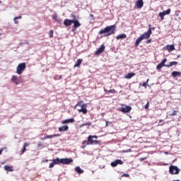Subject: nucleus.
I'll use <instances>...</instances> for the list:
<instances>
[{
  "label": "nucleus",
  "instance_id": "1",
  "mask_svg": "<svg viewBox=\"0 0 181 181\" xmlns=\"http://www.w3.org/2000/svg\"><path fill=\"white\" fill-rule=\"evenodd\" d=\"M115 33V25H109L102 29L99 32V35H104L105 37L114 35Z\"/></svg>",
  "mask_w": 181,
  "mask_h": 181
},
{
  "label": "nucleus",
  "instance_id": "2",
  "mask_svg": "<svg viewBox=\"0 0 181 181\" xmlns=\"http://www.w3.org/2000/svg\"><path fill=\"white\" fill-rule=\"evenodd\" d=\"M97 136H89L88 141H85L82 143L83 148H86L87 145H97V144H98V141L94 140V139H97Z\"/></svg>",
  "mask_w": 181,
  "mask_h": 181
},
{
  "label": "nucleus",
  "instance_id": "3",
  "mask_svg": "<svg viewBox=\"0 0 181 181\" xmlns=\"http://www.w3.org/2000/svg\"><path fill=\"white\" fill-rule=\"evenodd\" d=\"M74 108L79 112L87 114V105L83 103V101L78 102V104L75 105Z\"/></svg>",
  "mask_w": 181,
  "mask_h": 181
},
{
  "label": "nucleus",
  "instance_id": "4",
  "mask_svg": "<svg viewBox=\"0 0 181 181\" xmlns=\"http://www.w3.org/2000/svg\"><path fill=\"white\" fill-rule=\"evenodd\" d=\"M180 170L176 165H170L169 167V173L170 175H179Z\"/></svg>",
  "mask_w": 181,
  "mask_h": 181
},
{
  "label": "nucleus",
  "instance_id": "5",
  "mask_svg": "<svg viewBox=\"0 0 181 181\" xmlns=\"http://www.w3.org/2000/svg\"><path fill=\"white\" fill-rule=\"evenodd\" d=\"M131 110H132V107L131 106L122 105L119 111H121V112L126 114L127 112H131Z\"/></svg>",
  "mask_w": 181,
  "mask_h": 181
},
{
  "label": "nucleus",
  "instance_id": "6",
  "mask_svg": "<svg viewBox=\"0 0 181 181\" xmlns=\"http://www.w3.org/2000/svg\"><path fill=\"white\" fill-rule=\"evenodd\" d=\"M151 35H152V29L149 27L148 30L140 36L144 40V39H149V37H151Z\"/></svg>",
  "mask_w": 181,
  "mask_h": 181
},
{
  "label": "nucleus",
  "instance_id": "7",
  "mask_svg": "<svg viewBox=\"0 0 181 181\" xmlns=\"http://www.w3.org/2000/svg\"><path fill=\"white\" fill-rule=\"evenodd\" d=\"M11 81H12V83H14V84H19L20 83H22V79H21V78H18V76L13 75L11 77Z\"/></svg>",
  "mask_w": 181,
  "mask_h": 181
},
{
  "label": "nucleus",
  "instance_id": "8",
  "mask_svg": "<svg viewBox=\"0 0 181 181\" xmlns=\"http://www.w3.org/2000/svg\"><path fill=\"white\" fill-rule=\"evenodd\" d=\"M168 62V59H164L160 64H158L156 66L157 70H160L162 67H168V65L165 64Z\"/></svg>",
  "mask_w": 181,
  "mask_h": 181
},
{
  "label": "nucleus",
  "instance_id": "9",
  "mask_svg": "<svg viewBox=\"0 0 181 181\" xmlns=\"http://www.w3.org/2000/svg\"><path fill=\"white\" fill-rule=\"evenodd\" d=\"M73 163V158H61V163L63 165H70Z\"/></svg>",
  "mask_w": 181,
  "mask_h": 181
},
{
  "label": "nucleus",
  "instance_id": "10",
  "mask_svg": "<svg viewBox=\"0 0 181 181\" xmlns=\"http://www.w3.org/2000/svg\"><path fill=\"white\" fill-rule=\"evenodd\" d=\"M124 162L121 160H116L111 163V166L112 168H116V166H118V165H122Z\"/></svg>",
  "mask_w": 181,
  "mask_h": 181
},
{
  "label": "nucleus",
  "instance_id": "11",
  "mask_svg": "<svg viewBox=\"0 0 181 181\" xmlns=\"http://www.w3.org/2000/svg\"><path fill=\"white\" fill-rule=\"evenodd\" d=\"M23 72V63L19 64L17 66L16 73L17 74H22Z\"/></svg>",
  "mask_w": 181,
  "mask_h": 181
},
{
  "label": "nucleus",
  "instance_id": "12",
  "mask_svg": "<svg viewBox=\"0 0 181 181\" xmlns=\"http://www.w3.org/2000/svg\"><path fill=\"white\" fill-rule=\"evenodd\" d=\"M135 6L137 8V9L142 8V6H144V0H138L135 3Z\"/></svg>",
  "mask_w": 181,
  "mask_h": 181
},
{
  "label": "nucleus",
  "instance_id": "13",
  "mask_svg": "<svg viewBox=\"0 0 181 181\" xmlns=\"http://www.w3.org/2000/svg\"><path fill=\"white\" fill-rule=\"evenodd\" d=\"M164 50H168V52H173L175 50V45H168L167 46L164 47Z\"/></svg>",
  "mask_w": 181,
  "mask_h": 181
},
{
  "label": "nucleus",
  "instance_id": "14",
  "mask_svg": "<svg viewBox=\"0 0 181 181\" xmlns=\"http://www.w3.org/2000/svg\"><path fill=\"white\" fill-rule=\"evenodd\" d=\"M105 49V46L101 45V46L98 49V50L95 52V54H96L97 56H98V54H101V53H103Z\"/></svg>",
  "mask_w": 181,
  "mask_h": 181
},
{
  "label": "nucleus",
  "instance_id": "15",
  "mask_svg": "<svg viewBox=\"0 0 181 181\" xmlns=\"http://www.w3.org/2000/svg\"><path fill=\"white\" fill-rule=\"evenodd\" d=\"M74 22V20H69L68 18L65 19L64 21V25L65 26H70L71 25V23Z\"/></svg>",
  "mask_w": 181,
  "mask_h": 181
},
{
  "label": "nucleus",
  "instance_id": "16",
  "mask_svg": "<svg viewBox=\"0 0 181 181\" xmlns=\"http://www.w3.org/2000/svg\"><path fill=\"white\" fill-rule=\"evenodd\" d=\"M74 118L66 119L62 121V124H73Z\"/></svg>",
  "mask_w": 181,
  "mask_h": 181
},
{
  "label": "nucleus",
  "instance_id": "17",
  "mask_svg": "<svg viewBox=\"0 0 181 181\" xmlns=\"http://www.w3.org/2000/svg\"><path fill=\"white\" fill-rule=\"evenodd\" d=\"M74 29H77V28H80V26H81V24L80 23V22L77 20H74Z\"/></svg>",
  "mask_w": 181,
  "mask_h": 181
},
{
  "label": "nucleus",
  "instance_id": "18",
  "mask_svg": "<svg viewBox=\"0 0 181 181\" xmlns=\"http://www.w3.org/2000/svg\"><path fill=\"white\" fill-rule=\"evenodd\" d=\"M57 136H60L59 134H52V135H46L43 139H51L52 138H56Z\"/></svg>",
  "mask_w": 181,
  "mask_h": 181
},
{
  "label": "nucleus",
  "instance_id": "19",
  "mask_svg": "<svg viewBox=\"0 0 181 181\" xmlns=\"http://www.w3.org/2000/svg\"><path fill=\"white\" fill-rule=\"evenodd\" d=\"M59 132H64V131H69V126L65 125L61 127H59Z\"/></svg>",
  "mask_w": 181,
  "mask_h": 181
},
{
  "label": "nucleus",
  "instance_id": "20",
  "mask_svg": "<svg viewBox=\"0 0 181 181\" xmlns=\"http://www.w3.org/2000/svg\"><path fill=\"white\" fill-rule=\"evenodd\" d=\"M4 170L7 172H13V166L4 165Z\"/></svg>",
  "mask_w": 181,
  "mask_h": 181
},
{
  "label": "nucleus",
  "instance_id": "21",
  "mask_svg": "<svg viewBox=\"0 0 181 181\" xmlns=\"http://www.w3.org/2000/svg\"><path fill=\"white\" fill-rule=\"evenodd\" d=\"M117 40H119L121 39H127L126 34H120L116 37Z\"/></svg>",
  "mask_w": 181,
  "mask_h": 181
},
{
  "label": "nucleus",
  "instance_id": "22",
  "mask_svg": "<svg viewBox=\"0 0 181 181\" xmlns=\"http://www.w3.org/2000/svg\"><path fill=\"white\" fill-rule=\"evenodd\" d=\"M143 38L140 36L135 42V46L136 47H137V46H139V44L143 41Z\"/></svg>",
  "mask_w": 181,
  "mask_h": 181
},
{
  "label": "nucleus",
  "instance_id": "23",
  "mask_svg": "<svg viewBox=\"0 0 181 181\" xmlns=\"http://www.w3.org/2000/svg\"><path fill=\"white\" fill-rule=\"evenodd\" d=\"M172 76H173V77H179V76H180V72L176 71H173Z\"/></svg>",
  "mask_w": 181,
  "mask_h": 181
},
{
  "label": "nucleus",
  "instance_id": "24",
  "mask_svg": "<svg viewBox=\"0 0 181 181\" xmlns=\"http://www.w3.org/2000/svg\"><path fill=\"white\" fill-rule=\"evenodd\" d=\"M134 76H135V73H129L127 74V76H125V78H127V79L132 78Z\"/></svg>",
  "mask_w": 181,
  "mask_h": 181
},
{
  "label": "nucleus",
  "instance_id": "25",
  "mask_svg": "<svg viewBox=\"0 0 181 181\" xmlns=\"http://www.w3.org/2000/svg\"><path fill=\"white\" fill-rule=\"evenodd\" d=\"M54 163H55V165H59L60 163H62V158H56L53 160Z\"/></svg>",
  "mask_w": 181,
  "mask_h": 181
},
{
  "label": "nucleus",
  "instance_id": "26",
  "mask_svg": "<svg viewBox=\"0 0 181 181\" xmlns=\"http://www.w3.org/2000/svg\"><path fill=\"white\" fill-rule=\"evenodd\" d=\"M75 170H76V172L77 173H79V174H81V173H84V170H83V169H81L80 167H76V168H75Z\"/></svg>",
  "mask_w": 181,
  "mask_h": 181
},
{
  "label": "nucleus",
  "instance_id": "27",
  "mask_svg": "<svg viewBox=\"0 0 181 181\" xmlns=\"http://www.w3.org/2000/svg\"><path fill=\"white\" fill-rule=\"evenodd\" d=\"M80 64H81V59H78L75 63L74 67H80Z\"/></svg>",
  "mask_w": 181,
  "mask_h": 181
},
{
  "label": "nucleus",
  "instance_id": "28",
  "mask_svg": "<svg viewBox=\"0 0 181 181\" xmlns=\"http://www.w3.org/2000/svg\"><path fill=\"white\" fill-rule=\"evenodd\" d=\"M175 64H177V62H171L170 64L167 65V67H172V66H175Z\"/></svg>",
  "mask_w": 181,
  "mask_h": 181
},
{
  "label": "nucleus",
  "instance_id": "29",
  "mask_svg": "<svg viewBox=\"0 0 181 181\" xmlns=\"http://www.w3.org/2000/svg\"><path fill=\"white\" fill-rule=\"evenodd\" d=\"M18 19H22V16L15 17L14 18V23L18 24L19 22H18Z\"/></svg>",
  "mask_w": 181,
  "mask_h": 181
},
{
  "label": "nucleus",
  "instance_id": "30",
  "mask_svg": "<svg viewBox=\"0 0 181 181\" xmlns=\"http://www.w3.org/2000/svg\"><path fill=\"white\" fill-rule=\"evenodd\" d=\"M159 16H160V19H161V21H163V19H165V14L163 13V12H160V13H159Z\"/></svg>",
  "mask_w": 181,
  "mask_h": 181
},
{
  "label": "nucleus",
  "instance_id": "31",
  "mask_svg": "<svg viewBox=\"0 0 181 181\" xmlns=\"http://www.w3.org/2000/svg\"><path fill=\"white\" fill-rule=\"evenodd\" d=\"M87 125L88 127L91 126V122H88V123H86V124H81L80 127L83 128V127H86Z\"/></svg>",
  "mask_w": 181,
  "mask_h": 181
},
{
  "label": "nucleus",
  "instance_id": "32",
  "mask_svg": "<svg viewBox=\"0 0 181 181\" xmlns=\"http://www.w3.org/2000/svg\"><path fill=\"white\" fill-rule=\"evenodd\" d=\"M163 13L165 14V16L170 15V8H168L167 11H165Z\"/></svg>",
  "mask_w": 181,
  "mask_h": 181
},
{
  "label": "nucleus",
  "instance_id": "33",
  "mask_svg": "<svg viewBox=\"0 0 181 181\" xmlns=\"http://www.w3.org/2000/svg\"><path fill=\"white\" fill-rule=\"evenodd\" d=\"M176 114H177V111L174 110L173 112L170 113L169 115H170V117H175V115H176Z\"/></svg>",
  "mask_w": 181,
  "mask_h": 181
},
{
  "label": "nucleus",
  "instance_id": "34",
  "mask_svg": "<svg viewBox=\"0 0 181 181\" xmlns=\"http://www.w3.org/2000/svg\"><path fill=\"white\" fill-rule=\"evenodd\" d=\"M26 146H29V144L24 143V145H23V152H25L26 151Z\"/></svg>",
  "mask_w": 181,
  "mask_h": 181
},
{
  "label": "nucleus",
  "instance_id": "35",
  "mask_svg": "<svg viewBox=\"0 0 181 181\" xmlns=\"http://www.w3.org/2000/svg\"><path fill=\"white\" fill-rule=\"evenodd\" d=\"M54 32L53 31V30H49V37H53V33H54Z\"/></svg>",
  "mask_w": 181,
  "mask_h": 181
},
{
  "label": "nucleus",
  "instance_id": "36",
  "mask_svg": "<svg viewBox=\"0 0 181 181\" xmlns=\"http://www.w3.org/2000/svg\"><path fill=\"white\" fill-rule=\"evenodd\" d=\"M149 82V79H147V81L146 82L143 83V87L146 88V86H148V83Z\"/></svg>",
  "mask_w": 181,
  "mask_h": 181
},
{
  "label": "nucleus",
  "instance_id": "37",
  "mask_svg": "<svg viewBox=\"0 0 181 181\" xmlns=\"http://www.w3.org/2000/svg\"><path fill=\"white\" fill-rule=\"evenodd\" d=\"M52 19H54V21H57L59 19V18L57 17V14H54L52 16Z\"/></svg>",
  "mask_w": 181,
  "mask_h": 181
},
{
  "label": "nucleus",
  "instance_id": "38",
  "mask_svg": "<svg viewBox=\"0 0 181 181\" xmlns=\"http://www.w3.org/2000/svg\"><path fill=\"white\" fill-rule=\"evenodd\" d=\"M54 165H56L55 164V163H54V160H52V163H50V164H49V168H53L54 166Z\"/></svg>",
  "mask_w": 181,
  "mask_h": 181
},
{
  "label": "nucleus",
  "instance_id": "39",
  "mask_svg": "<svg viewBox=\"0 0 181 181\" xmlns=\"http://www.w3.org/2000/svg\"><path fill=\"white\" fill-rule=\"evenodd\" d=\"M129 152H131V149H127V150H124V151H123V153H129Z\"/></svg>",
  "mask_w": 181,
  "mask_h": 181
},
{
  "label": "nucleus",
  "instance_id": "40",
  "mask_svg": "<svg viewBox=\"0 0 181 181\" xmlns=\"http://www.w3.org/2000/svg\"><path fill=\"white\" fill-rule=\"evenodd\" d=\"M148 108H149V102H148V103H146V105H145V109H146V110H148Z\"/></svg>",
  "mask_w": 181,
  "mask_h": 181
},
{
  "label": "nucleus",
  "instance_id": "41",
  "mask_svg": "<svg viewBox=\"0 0 181 181\" xmlns=\"http://www.w3.org/2000/svg\"><path fill=\"white\" fill-rule=\"evenodd\" d=\"M122 176L123 177H129V174H123Z\"/></svg>",
  "mask_w": 181,
  "mask_h": 181
},
{
  "label": "nucleus",
  "instance_id": "42",
  "mask_svg": "<svg viewBox=\"0 0 181 181\" xmlns=\"http://www.w3.org/2000/svg\"><path fill=\"white\" fill-rule=\"evenodd\" d=\"M56 22H57L58 23H62V21L61 18H58L57 19Z\"/></svg>",
  "mask_w": 181,
  "mask_h": 181
},
{
  "label": "nucleus",
  "instance_id": "43",
  "mask_svg": "<svg viewBox=\"0 0 181 181\" xmlns=\"http://www.w3.org/2000/svg\"><path fill=\"white\" fill-rule=\"evenodd\" d=\"M108 93H112V94H114L116 93V91H115V90H108Z\"/></svg>",
  "mask_w": 181,
  "mask_h": 181
},
{
  "label": "nucleus",
  "instance_id": "44",
  "mask_svg": "<svg viewBox=\"0 0 181 181\" xmlns=\"http://www.w3.org/2000/svg\"><path fill=\"white\" fill-rule=\"evenodd\" d=\"M2 152H4V148L0 149V155H2Z\"/></svg>",
  "mask_w": 181,
  "mask_h": 181
},
{
  "label": "nucleus",
  "instance_id": "45",
  "mask_svg": "<svg viewBox=\"0 0 181 181\" xmlns=\"http://www.w3.org/2000/svg\"><path fill=\"white\" fill-rule=\"evenodd\" d=\"M152 41V40H148L147 41H146V43L148 44V43H151V42Z\"/></svg>",
  "mask_w": 181,
  "mask_h": 181
},
{
  "label": "nucleus",
  "instance_id": "46",
  "mask_svg": "<svg viewBox=\"0 0 181 181\" xmlns=\"http://www.w3.org/2000/svg\"><path fill=\"white\" fill-rule=\"evenodd\" d=\"M25 69H26V64L23 63V70H25Z\"/></svg>",
  "mask_w": 181,
  "mask_h": 181
},
{
  "label": "nucleus",
  "instance_id": "47",
  "mask_svg": "<svg viewBox=\"0 0 181 181\" xmlns=\"http://www.w3.org/2000/svg\"><path fill=\"white\" fill-rule=\"evenodd\" d=\"M161 122H163V119H160L159 120V124H160Z\"/></svg>",
  "mask_w": 181,
  "mask_h": 181
},
{
  "label": "nucleus",
  "instance_id": "48",
  "mask_svg": "<svg viewBox=\"0 0 181 181\" xmlns=\"http://www.w3.org/2000/svg\"><path fill=\"white\" fill-rule=\"evenodd\" d=\"M106 122V127H108V121H105Z\"/></svg>",
  "mask_w": 181,
  "mask_h": 181
},
{
  "label": "nucleus",
  "instance_id": "49",
  "mask_svg": "<svg viewBox=\"0 0 181 181\" xmlns=\"http://www.w3.org/2000/svg\"><path fill=\"white\" fill-rule=\"evenodd\" d=\"M145 159H146L145 158H140L141 160H145Z\"/></svg>",
  "mask_w": 181,
  "mask_h": 181
},
{
  "label": "nucleus",
  "instance_id": "50",
  "mask_svg": "<svg viewBox=\"0 0 181 181\" xmlns=\"http://www.w3.org/2000/svg\"><path fill=\"white\" fill-rule=\"evenodd\" d=\"M38 148L40 147V146H42V144H38Z\"/></svg>",
  "mask_w": 181,
  "mask_h": 181
},
{
  "label": "nucleus",
  "instance_id": "51",
  "mask_svg": "<svg viewBox=\"0 0 181 181\" xmlns=\"http://www.w3.org/2000/svg\"><path fill=\"white\" fill-rule=\"evenodd\" d=\"M109 90H107V89H105V93H108Z\"/></svg>",
  "mask_w": 181,
  "mask_h": 181
},
{
  "label": "nucleus",
  "instance_id": "52",
  "mask_svg": "<svg viewBox=\"0 0 181 181\" xmlns=\"http://www.w3.org/2000/svg\"><path fill=\"white\" fill-rule=\"evenodd\" d=\"M21 152H22V153H23V148L21 149Z\"/></svg>",
  "mask_w": 181,
  "mask_h": 181
},
{
  "label": "nucleus",
  "instance_id": "53",
  "mask_svg": "<svg viewBox=\"0 0 181 181\" xmlns=\"http://www.w3.org/2000/svg\"><path fill=\"white\" fill-rule=\"evenodd\" d=\"M0 36H2V33H0Z\"/></svg>",
  "mask_w": 181,
  "mask_h": 181
},
{
  "label": "nucleus",
  "instance_id": "54",
  "mask_svg": "<svg viewBox=\"0 0 181 181\" xmlns=\"http://www.w3.org/2000/svg\"><path fill=\"white\" fill-rule=\"evenodd\" d=\"M5 163V162L2 163V165H4Z\"/></svg>",
  "mask_w": 181,
  "mask_h": 181
},
{
  "label": "nucleus",
  "instance_id": "55",
  "mask_svg": "<svg viewBox=\"0 0 181 181\" xmlns=\"http://www.w3.org/2000/svg\"><path fill=\"white\" fill-rule=\"evenodd\" d=\"M0 4H2V1H0Z\"/></svg>",
  "mask_w": 181,
  "mask_h": 181
}]
</instances>
